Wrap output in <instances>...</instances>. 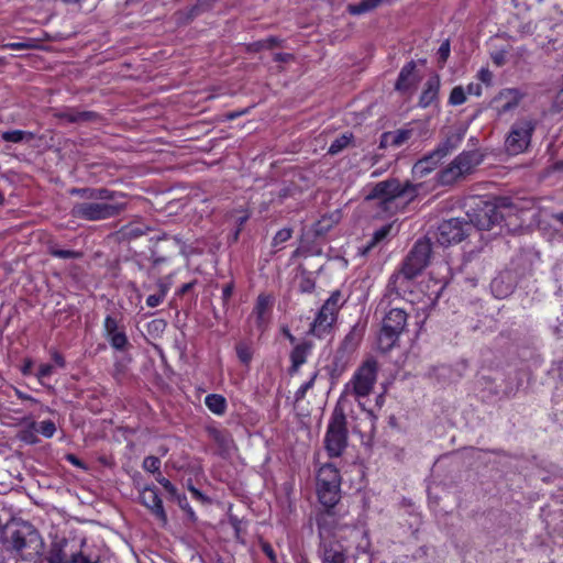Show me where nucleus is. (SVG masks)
<instances>
[{"instance_id":"obj_1","label":"nucleus","mask_w":563,"mask_h":563,"mask_svg":"<svg viewBox=\"0 0 563 563\" xmlns=\"http://www.w3.org/2000/svg\"><path fill=\"white\" fill-rule=\"evenodd\" d=\"M69 194L85 200L71 207L70 214L76 219L102 221L118 217L125 209V203L117 201L122 194L103 187L71 188Z\"/></svg>"},{"instance_id":"obj_2","label":"nucleus","mask_w":563,"mask_h":563,"mask_svg":"<svg viewBox=\"0 0 563 563\" xmlns=\"http://www.w3.org/2000/svg\"><path fill=\"white\" fill-rule=\"evenodd\" d=\"M431 252L430 239H419L404 258L400 268L390 276L384 297H401L409 288V283L428 266Z\"/></svg>"},{"instance_id":"obj_3","label":"nucleus","mask_w":563,"mask_h":563,"mask_svg":"<svg viewBox=\"0 0 563 563\" xmlns=\"http://www.w3.org/2000/svg\"><path fill=\"white\" fill-rule=\"evenodd\" d=\"M2 544L7 552L29 562H35L44 550L40 531L26 521L7 525L2 533Z\"/></svg>"},{"instance_id":"obj_4","label":"nucleus","mask_w":563,"mask_h":563,"mask_svg":"<svg viewBox=\"0 0 563 563\" xmlns=\"http://www.w3.org/2000/svg\"><path fill=\"white\" fill-rule=\"evenodd\" d=\"M417 196V186L406 181L401 184L398 179L391 178L377 183L366 196L367 200H378L379 206L387 212H395V200L405 198L412 200Z\"/></svg>"},{"instance_id":"obj_5","label":"nucleus","mask_w":563,"mask_h":563,"mask_svg":"<svg viewBox=\"0 0 563 563\" xmlns=\"http://www.w3.org/2000/svg\"><path fill=\"white\" fill-rule=\"evenodd\" d=\"M482 161L483 156L477 151H464L438 173V183L442 186H451L463 180L475 170Z\"/></svg>"},{"instance_id":"obj_6","label":"nucleus","mask_w":563,"mask_h":563,"mask_svg":"<svg viewBox=\"0 0 563 563\" xmlns=\"http://www.w3.org/2000/svg\"><path fill=\"white\" fill-rule=\"evenodd\" d=\"M347 420L343 408L338 404L333 409L324 435V449L330 457H340L347 446Z\"/></svg>"},{"instance_id":"obj_7","label":"nucleus","mask_w":563,"mask_h":563,"mask_svg":"<svg viewBox=\"0 0 563 563\" xmlns=\"http://www.w3.org/2000/svg\"><path fill=\"white\" fill-rule=\"evenodd\" d=\"M407 312L401 308H393L385 314L377 335V349L380 352L387 353L398 344L399 336L407 325Z\"/></svg>"},{"instance_id":"obj_8","label":"nucleus","mask_w":563,"mask_h":563,"mask_svg":"<svg viewBox=\"0 0 563 563\" xmlns=\"http://www.w3.org/2000/svg\"><path fill=\"white\" fill-rule=\"evenodd\" d=\"M510 207L511 202L508 198H500L497 202L481 201L476 208L467 212L468 221L466 222L471 224V229L475 228L479 231H489L504 218V213L500 209Z\"/></svg>"},{"instance_id":"obj_9","label":"nucleus","mask_w":563,"mask_h":563,"mask_svg":"<svg viewBox=\"0 0 563 563\" xmlns=\"http://www.w3.org/2000/svg\"><path fill=\"white\" fill-rule=\"evenodd\" d=\"M377 373V361L367 358L358 366L351 380L345 385L343 395H351L357 401L369 396L374 389Z\"/></svg>"},{"instance_id":"obj_10","label":"nucleus","mask_w":563,"mask_h":563,"mask_svg":"<svg viewBox=\"0 0 563 563\" xmlns=\"http://www.w3.org/2000/svg\"><path fill=\"white\" fill-rule=\"evenodd\" d=\"M340 473L333 464H324L317 474V493L324 507L333 508L340 500Z\"/></svg>"},{"instance_id":"obj_11","label":"nucleus","mask_w":563,"mask_h":563,"mask_svg":"<svg viewBox=\"0 0 563 563\" xmlns=\"http://www.w3.org/2000/svg\"><path fill=\"white\" fill-rule=\"evenodd\" d=\"M536 123L532 119H518L510 128L505 141L506 151L510 155L523 153L530 145Z\"/></svg>"},{"instance_id":"obj_12","label":"nucleus","mask_w":563,"mask_h":563,"mask_svg":"<svg viewBox=\"0 0 563 563\" xmlns=\"http://www.w3.org/2000/svg\"><path fill=\"white\" fill-rule=\"evenodd\" d=\"M471 232V224L457 218L443 221L435 233L439 244L449 246L461 242Z\"/></svg>"},{"instance_id":"obj_13","label":"nucleus","mask_w":563,"mask_h":563,"mask_svg":"<svg viewBox=\"0 0 563 563\" xmlns=\"http://www.w3.org/2000/svg\"><path fill=\"white\" fill-rule=\"evenodd\" d=\"M316 521L320 542L333 541L332 538L341 528L340 517L336 515L334 507H324L323 510L317 514Z\"/></svg>"},{"instance_id":"obj_14","label":"nucleus","mask_w":563,"mask_h":563,"mask_svg":"<svg viewBox=\"0 0 563 563\" xmlns=\"http://www.w3.org/2000/svg\"><path fill=\"white\" fill-rule=\"evenodd\" d=\"M70 542L66 538H54L41 563H71L74 552Z\"/></svg>"},{"instance_id":"obj_15","label":"nucleus","mask_w":563,"mask_h":563,"mask_svg":"<svg viewBox=\"0 0 563 563\" xmlns=\"http://www.w3.org/2000/svg\"><path fill=\"white\" fill-rule=\"evenodd\" d=\"M364 330L365 327L360 323H356L351 328L336 351V360L345 361V358L356 351L363 339Z\"/></svg>"},{"instance_id":"obj_16","label":"nucleus","mask_w":563,"mask_h":563,"mask_svg":"<svg viewBox=\"0 0 563 563\" xmlns=\"http://www.w3.org/2000/svg\"><path fill=\"white\" fill-rule=\"evenodd\" d=\"M52 111L54 118L76 124L96 122L100 118L99 114L95 111H81L73 107L53 109Z\"/></svg>"},{"instance_id":"obj_17","label":"nucleus","mask_w":563,"mask_h":563,"mask_svg":"<svg viewBox=\"0 0 563 563\" xmlns=\"http://www.w3.org/2000/svg\"><path fill=\"white\" fill-rule=\"evenodd\" d=\"M322 563H349L346 549L339 541H323L319 544Z\"/></svg>"},{"instance_id":"obj_18","label":"nucleus","mask_w":563,"mask_h":563,"mask_svg":"<svg viewBox=\"0 0 563 563\" xmlns=\"http://www.w3.org/2000/svg\"><path fill=\"white\" fill-rule=\"evenodd\" d=\"M141 503L148 508L163 523L167 522V515L155 487H146L140 494Z\"/></svg>"},{"instance_id":"obj_19","label":"nucleus","mask_w":563,"mask_h":563,"mask_svg":"<svg viewBox=\"0 0 563 563\" xmlns=\"http://www.w3.org/2000/svg\"><path fill=\"white\" fill-rule=\"evenodd\" d=\"M207 432L209 438L217 444L221 456H230L235 450L234 441L227 430L211 427L207 429Z\"/></svg>"},{"instance_id":"obj_20","label":"nucleus","mask_w":563,"mask_h":563,"mask_svg":"<svg viewBox=\"0 0 563 563\" xmlns=\"http://www.w3.org/2000/svg\"><path fill=\"white\" fill-rule=\"evenodd\" d=\"M522 98L521 92L518 89L509 88L501 90L494 99L496 109L499 114L506 113L515 109Z\"/></svg>"},{"instance_id":"obj_21","label":"nucleus","mask_w":563,"mask_h":563,"mask_svg":"<svg viewBox=\"0 0 563 563\" xmlns=\"http://www.w3.org/2000/svg\"><path fill=\"white\" fill-rule=\"evenodd\" d=\"M413 135L412 129H398L395 131H387L380 135L379 148L386 150L388 147H400L407 143Z\"/></svg>"},{"instance_id":"obj_22","label":"nucleus","mask_w":563,"mask_h":563,"mask_svg":"<svg viewBox=\"0 0 563 563\" xmlns=\"http://www.w3.org/2000/svg\"><path fill=\"white\" fill-rule=\"evenodd\" d=\"M417 82L416 63L411 60L400 69L395 84V89L399 92H408L410 89L416 87Z\"/></svg>"},{"instance_id":"obj_23","label":"nucleus","mask_w":563,"mask_h":563,"mask_svg":"<svg viewBox=\"0 0 563 563\" xmlns=\"http://www.w3.org/2000/svg\"><path fill=\"white\" fill-rule=\"evenodd\" d=\"M312 346L313 344L311 341H302L295 344L289 355L291 365L288 372L290 375L296 374L300 366L306 363L308 355L311 353Z\"/></svg>"},{"instance_id":"obj_24","label":"nucleus","mask_w":563,"mask_h":563,"mask_svg":"<svg viewBox=\"0 0 563 563\" xmlns=\"http://www.w3.org/2000/svg\"><path fill=\"white\" fill-rule=\"evenodd\" d=\"M336 319V314L331 311H324L321 307L314 321L311 323L309 332L318 338L325 335Z\"/></svg>"},{"instance_id":"obj_25","label":"nucleus","mask_w":563,"mask_h":563,"mask_svg":"<svg viewBox=\"0 0 563 563\" xmlns=\"http://www.w3.org/2000/svg\"><path fill=\"white\" fill-rule=\"evenodd\" d=\"M464 133L462 131H454L446 135V137L433 150L434 155L442 159L452 153L462 142Z\"/></svg>"},{"instance_id":"obj_26","label":"nucleus","mask_w":563,"mask_h":563,"mask_svg":"<svg viewBox=\"0 0 563 563\" xmlns=\"http://www.w3.org/2000/svg\"><path fill=\"white\" fill-rule=\"evenodd\" d=\"M440 157L434 155L432 151L428 155L420 158L412 167V174L416 178H422L435 169L440 163Z\"/></svg>"},{"instance_id":"obj_27","label":"nucleus","mask_w":563,"mask_h":563,"mask_svg":"<svg viewBox=\"0 0 563 563\" xmlns=\"http://www.w3.org/2000/svg\"><path fill=\"white\" fill-rule=\"evenodd\" d=\"M439 88H440L439 76L435 75V76L430 77L427 80L426 87L420 96L419 104L423 108L429 107L438 98Z\"/></svg>"},{"instance_id":"obj_28","label":"nucleus","mask_w":563,"mask_h":563,"mask_svg":"<svg viewBox=\"0 0 563 563\" xmlns=\"http://www.w3.org/2000/svg\"><path fill=\"white\" fill-rule=\"evenodd\" d=\"M268 309H269V299L266 296H258L256 300V305L253 310V314L256 316V325L261 331H264L267 321H268Z\"/></svg>"},{"instance_id":"obj_29","label":"nucleus","mask_w":563,"mask_h":563,"mask_svg":"<svg viewBox=\"0 0 563 563\" xmlns=\"http://www.w3.org/2000/svg\"><path fill=\"white\" fill-rule=\"evenodd\" d=\"M150 231V227L141 222H131L123 225L119 233L122 239L133 240L137 239Z\"/></svg>"},{"instance_id":"obj_30","label":"nucleus","mask_w":563,"mask_h":563,"mask_svg":"<svg viewBox=\"0 0 563 563\" xmlns=\"http://www.w3.org/2000/svg\"><path fill=\"white\" fill-rule=\"evenodd\" d=\"M207 408L217 416L225 413L228 408L227 399L219 394H210L205 398Z\"/></svg>"},{"instance_id":"obj_31","label":"nucleus","mask_w":563,"mask_h":563,"mask_svg":"<svg viewBox=\"0 0 563 563\" xmlns=\"http://www.w3.org/2000/svg\"><path fill=\"white\" fill-rule=\"evenodd\" d=\"M0 136L2 141L10 143L30 142L35 139V134L33 132L23 130L4 131Z\"/></svg>"},{"instance_id":"obj_32","label":"nucleus","mask_w":563,"mask_h":563,"mask_svg":"<svg viewBox=\"0 0 563 563\" xmlns=\"http://www.w3.org/2000/svg\"><path fill=\"white\" fill-rule=\"evenodd\" d=\"M384 0H362L355 4H349L346 10L352 15H360L377 8Z\"/></svg>"},{"instance_id":"obj_33","label":"nucleus","mask_w":563,"mask_h":563,"mask_svg":"<svg viewBox=\"0 0 563 563\" xmlns=\"http://www.w3.org/2000/svg\"><path fill=\"white\" fill-rule=\"evenodd\" d=\"M47 252L49 255L63 260H78L82 257L81 252L60 249L56 243H49Z\"/></svg>"},{"instance_id":"obj_34","label":"nucleus","mask_w":563,"mask_h":563,"mask_svg":"<svg viewBox=\"0 0 563 563\" xmlns=\"http://www.w3.org/2000/svg\"><path fill=\"white\" fill-rule=\"evenodd\" d=\"M36 432L37 423L35 421H30L26 428L19 431L18 438L27 444H35L38 442Z\"/></svg>"},{"instance_id":"obj_35","label":"nucleus","mask_w":563,"mask_h":563,"mask_svg":"<svg viewBox=\"0 0 563 563\" xmlns=\"http://www.w3.org/2000/svg\"><path fill=\"white\" fill-rule=\"evenodd\" d=\"M352 140H353L352 133H344V134L340 135L331 143V145L328 150V153L331 155H335V154L340 153L350 144V142Z\"/></svg>"},{"instance_id":"obj_36","label":"nucleus","mask_w":563,"mask_h":563,"mask_svg":"<svg viewBox=\"0 0 563 563\" xmlns=\"http://www.w3.org/2000/svg\"><path fill=\"white\" fill-rule=\"evenodd\" d=\"M110 345L117 351H125L130 346L125 331L113 333V335L107 338Z\"/></svg>"},{"instance_id":"obj_37","label":"nucleus","mask_w":563,"mask_h":563,"mask_svg":"<svg viewBox=\"0 0 563 563\" xmlns=\"http://www.w3.org/2000/svg\"><path fill=\"white\" fill-rule=\"evenodd\" d=\"M238 358L244 365H249L253 358V349L245 342H240L235 346Z\"/></svg>"},{"instance_id":"obj_38","label":"nucleus","mask_w":563,"mask_h":563,"mask_svg":"<svg viewBox=\"0 0 563 563\" xmlns=\"http://www.w3.org/2000/svg\"><path fill=\"white\" fill-rule=\"evenodd\" d=\"M342 305V294L340 290H335L331 294L330 298L323 303L322 308L324 309V311H331L334 314H336Z\"/></svg>"},{"instance_id":"obj_39","label":"nucleus","mask_w":563,"mask_h":563,"mask_svg":"<svg viewBox=\"0 0 563 563\" xmlns=\"http://www.w3.org/2000/svg\"><path fill=\"white\" fill-rule=\"evenodd\" d=\"M106 338L113 335V333H119L124 329L119 325V321L112 316H107L103 323Z\"/></svg>"},{"instance_id":"obj_40","label":"nucleus","mask_w":563,"mask_h":563,"mask_svg":"<svg viewBox=\"0 0 563 563\" xmlns=\"http://www.w3.org/2000/svg\"><path fill=\"white\" fill-rule=\"evenodd\" d=\"M158 287H159V292L150 295L146 299V305L151 308H155V307L159 306L166 296L167 287L163 283H159Z\"/></svg>"},{"instance_id":"obj_41","label":"nucleus","mask_w":563,"mask_h":563,"mask_svg":"<svg viewBox=\"0 0 563 563\" xmlns=\"http://www.w3.org/2000/svg\"><path fill=\"white\" fill-rule=\"evenodd\" d=\"M466 101V95L462 86H456L452 89L449 103L451 106H460Z\"/></svg>"},{"instance_id":"obj_42","label":"nucleus","mask_w":563,"mask_h":563,"mask_svg":"<svg viewBox=\"0 0 563 563\" xmlns=\"http://www.w3.org/2000/svg\"><path fill=\"white\" fill-rule=\"evenodd\" d=\"M316 288V282L307 274H302L299 279L298 289L302 294H311Z\"/></svg>"},{"instance_id":"obj_43","label":"nucleus","mask_w":563,"mask_h":563,"mask_svg":"<svg viewBox=\"0 0 563 563\" xmlns=\"http://www.w3.org/2000/svg\"><path fill=\"white\" fill-rule=\"evenodd\" d=\"M143 468L147 472L158 475L161 468V460L156 456H146L143 461Z\"/></svg>"},{"instance_id":"obj_44","label":"nucleus","mask_w":563,"mask_h":563,"mask_svg":"<svg viewBox=\"0 0 563 563\" xmlns=\"http://www.w3.org/2000/svg\"><path fill=\"white\" fill-rule=\"evenodd\" d=\"M56 431L55 423L52 420H45L37 424V432L43 434L45 438H52Z\"/></svg>"},{"instance_id":"obj_45","label":"nucleus","mask_w":563,"mask_h":563,"mask_svg":"<svg viewBox=\"0 0 563 563\" xmlns=\"http://www.w3.org/2000/svg\"><path fill=\"white\" fill-rule=\"evenodd\" d=\"M292 235V230L290 228L280 229L275 236L273 238V246H278L284 242L288 241Z\"/></svg>"},{"instance_id":"obj_46","label":"nucleus","mask_w":563,"mask_h":563,"mask_svg":"<svg viewBox=\"0 0 563 563\" xmlns=\"http://www.w3.org/2000/svg\"><path fill=\"white\" fill-rule=\"evenodd\" d=\"M438 56L439 66L442 68L450 56V42L448 40L440 45L438 49Z\"/></svg>"},{"instance_id":"obj_47","label":"nucleus","mask_w":563,"mask_h":563,"mask_svg":"<svg viewBox=\"0 0 563 563\" xmlns=\"http://www.w3.org/2000/svg\"><path fill=\"white\" fill-rule=\"evenodd\" d=\"M316 377H317V373H314V374L312 375V377H311L307 383L302 384V385L298 388V390H297V391H296V394H295V399H296V401H299V400H301V399H303V398H305V396H306L307 391H308L310 388H312V386H313V384H314V379H316Z\"/></svg>"},{"instance_id":"obj_48","label":"nucleus","mask_w":563,"mask_h":563,"mask_svg":"<svg viewBox=\"0 0 563 563\" xmlns=\"http://www.w3.org/2000/svg\"><path fill=\"white\" fill-rule=\"evenodd\" d=\"M156 481L165 488V490L173 497H176L177 496V489L176 487L170 483V481H168L167 478H165L162 473H158V475H156Z\"/></svg>"},{"instance_id":"obj_49","label":"nucleus","mask_w":563,"mask_h":563,"mask_svg":"<svg viewBox=\"0 0 563 563\" xmlns=\"http://www.w3.org/2000/svg\"><path fill=\"white\" fill-rule=\"evenodd\" d=\"M214 1L216 0H197V3L191 9V15H197L202 11L209 10Z\"/></svg>"},{"instance_id":"obj_50","label":"nucleus","mask_w":563,"mask_h":563,"mask_svg":"<svg viewBox=\"0 0 563 563\" xmlns=\"http://www.w3.org/2000/svg\"><path fill=\"white\" fill-rule=\"evenodd\" d=\"M150 260H151V262L153 264V267H155V266H158L161 264L166 263L168 261V256L164 255V254H161L157 249H153L151 251Z\"/></svg>"},{"instance_id":"obj_51","label":"nucleus","mask_w":563,"mask_h":563,"mask_svg":"<svg viewBox=\"0 0 563 563\" xmlns=\"http://www.w3.org/2000/svg\"><path fill=\"white\" fill-rule=\"evenodd\" d=\"M74 556L75 558L73 559L71 563H98V559L92 560L90 556L84 554L81 549H76Z\"/></svg>"},{"instance_id":"obj_52","label":"nucleus","mask_w":563,"mask_h":563,"mask_svg":"<svg viewBox=\"0 0 563 563\" xmlns=\"http://www.w3.org/2000/svg\"><path fill=\"white\" fill-rule=\"evenodd\" d=\"M501 280L499 278H495L492 283L493 291L497 297H506L510 291L511 287H507L505 290L500 289Z\"/></svg>"},{"instance_id":"obj_53","label":"nucleus","mask_w":563,"mask_h":563,"mask_svg":"<svg viewBox=\"0 0 563 563\" xmlns=\"http://www.w3.org/2000/svg\"><path fill=\"white\" fill-rule=\"evenodd\" d=\"M53 369H54L53 365L42 364L37 371L36 376L40 380H42L43 378L51 376L53 373Z\"/></svg>"},{"instance_id":"obj_54","label":"nucleus","mask_w":563,"mask_h":563,"mask_svg":"<svg viewBox=\"0 0 563 563\" xmlns=\"http://www.w3.org/2000/svg\"><path fill=\"white\" fill-rule=\"evenodd\" d=\"M390 227H383L382 229L377 230L374 233L373 241L371 243V246H373L375 243L382 241L385 239V236L389 233Z\"/></svg>"},{"instance_id":"obj_55","label":"nucleus","mask_w":563,"mask_h":563,"mask_svg":"<svg viewBox=\"0 0 563 563\" xmlns=\"http://www.w3.org/2000/svg\"><path fill=\"white\" fill-rule=\"evenodd\" d=\"M520 385H521L520 380L517 379L515 385L510 384L509 386H507L506 389L504 390V397H506V398L514 397L518 393Z\"/></svg>"},{"instance_id":"obj_56","label":"nucleus","mask_w":563,"mask_h":563,"mask_svg":"<svg viewBox=\"0 0 563 563\" xmlns=\"http://www.w3.org/2000/svg\"><path fill=\"white\" fill-rule=\"evenodd\" d=\"M233 284L232 283H229L227 284L223 289H222V301H223V305L227 306L232 294H233Z\"/></svg>"},{"instance_id":"obj_57","label":"nucleus","mask_w":563,"mask_h":563,"mask_svg":"<svg viewBox=\"0 0 563 563\" xmlns=\"http://www.w3.org/2000/svg\"><path fill=\"white\" fill-rule=\"evenodd\" d=\"M492 78H493V74L492 71L488 69V68H482L479 71H478V79L486 84V85H489L490 81H492Z\"/></svg>"},{"instance_id":"obj_58","label":"nucleus","mask_w":563,"mask_h":563,"mask_svg":"<svg viewBox=\"0 0 563 563\" xmlns=\"http://www.w3.org/2000/svg\"><path fill=\"white\" fill-rule=\"evenodd\" d=\"M294 59V55L289 53H276L274 60L278 63H288Z\"/></svg>"},{"instance_id":"obj_59","label":"nucleus","mask_w":563,"mask_h":563,"mask_svg":"<svg viewBox=\"0 0 563 563\" xmlns=\"http://www.w3.org/2000/svg\"><path fill=\"white\" fill-rule=\"evenodd\" d=\"M250 49L253 52H258L261 49H269V45H267V42H264V40H262L251 44Z\"/></svg>"},{"instance_id":"obj_60","label":"nucleus","mask_w":563,"mask_h":563,"mask_svg":"<svg viewBox=\"0 0 563 563\" xmlns=\"http://www.w3.org/2000/svg\"><path fill=\"white\" fill-rule=\"evenodd\" d=\"M5 46L11 49H27V48L32 47L31 44L25 43V42L9 43Z\"/></svg>"},{"instance_id":"obj_61","label":"nucleus","mask_w":563,"mask_h":563,"mask_svg":"<svg viewBox=\"0 0 563 563\" xmlns=\"http://www.w3.org/2000/svg\"><path fill=\"white\" fill-rule=\"evenodd\" d=\"M33 362L31 360H25L24 364L21 368L23 375H30L32 373Z\"/></svg>"},{"instance_id":"obj_62","label":"nucleus","mask_w":563,"mask_h":563,"mask_svg":"<svg viewBox=\"0 0 563 563\" xmlns=\"http://www.w3.org/2000/svg\"><path fill=\"white\" fill-rule=\"evenodd\" d=\"M481 86L478 84H470L467 86V92L471 93V95H476V96H479L481 95Z\"/></svg>"},{"instance_id":"obj_63","label":"nucleus","mask_w":563,"mask_h":563,"mask_svg":"<svg viewBox=\"0 0 563 563\" xmlns=\"http://www.w3.org/2000/svg\"><path fill=\"white\" fill-rule=\"evenodd\" d=\"M67 461H69L73 465H76V466H79V467H82V463L80 462V460L74 455V454H68L67 455Z\"/></svg>"},{"instance_id":"obj_64","label":"nucleus","mask_w":563,"mask_h":563,"mask_svg":"<svg viewBox=\"0 0 563 563\" xmlns=\"http://www.w3.org/2000/svg\"><path fill=\"white\" fill-rule=\"evenodd\" d=\"M194 285H195V282L184 284L181 286V288L179 289V294H181V295L187 294L188 291H190L192 289Z\"/></svg>"}]
</instances>
